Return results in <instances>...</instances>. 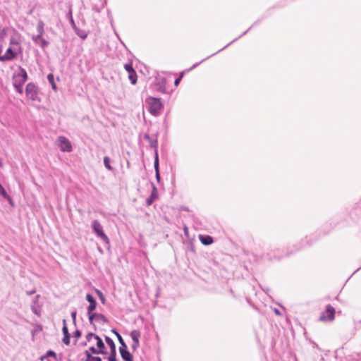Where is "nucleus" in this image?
<instances>
[{
  "label": "nucleus",
  "instance_id": "obj_52",
  "mask_svg": "<svg viewBox=\"0 0 361 361\" xmlns=\"http://www.w3.org/2000/svg\"><path fill=\"white\" fill-rule=\"evenodd\" d=\"M269 288H267V289H265V290H264L265 292H267V291H269Z\"/></svg>",
  "mask_w": 361,
  "mask_h": 361
},
{
  "label": "nucleus",
  "instance_id": "obj_16",
  "mask_svg": "<svg viewBox=\"0 0 361 361\" xmlns=\"http://www.w3.org/2000/svg\"><path fill=\"white\" fill-rule=\"evenodd\" d=\"M27 78L28 76L26 70L21 66H19V72L13 75V78H18L25 82L27 81Z\"/></svg>",
  "mask_w": 361,
  "mask_h": 361
},
{
  "label": "nucleus",
  "instance_id": "obj_42",
  "mask_svg": "<svg viewBox=\"0 0 361 361\" xmlns=\"http://www.w3.org/2000/svg\"><path fill=\"white\" fill-rule=\"evenodd\" d=\"M182 77H183V73L178 77L177 78L175 81H174V85L176 86H178L179 85V83L181 81V79H182Z\"/></svg>",
  "mask_w": 361,
  "mask_h": 361
},
{
  "label": "nucleus",
  "instance_id": "obj_34",
  "mask_svg": "<svg viewBox=\"0 0 361 361\" xmlns=\"http://www.w3.org/2000/svg\"><path fill=\"white\" fill-rule=\"evenodd\" d=\"M95 292H96L97 295H98L99 300H101L102 303L104 304L105 297H104V294L102 293V291L98 289H95Z\"/></svg>",
  "mask_w": 361,
  "mask_h": 361
},
{
  "label": "nucleus",
  "instance_id": "obj_31",
  "mask_svg": "<svg viewBox=\"0 0 361 361\" xmlns=\"http://www.w3.org/2000/svg\"><path fill=\"white\" fill-rule=\"evenodd\" d=\"M125 70L128 73H133V71H135L133 67V63L132 61H130L124 65Z\"/></svg>",
  "mask_w": 361,
  "mask_h": 361
},
{
  "label": "nucleus",
  "instance_id": "obj_53",
  "mask_svg": "<svg viewBox=\"0 0 361 361\" xmlns=\"http://www.w3.org/2000/svg\"><path fill=\"white\" fill-rule=\"evenodd\" d=\"M47 361H51V360L48 359Z\"/></svg>",
  "mask_w": 361,
  "mask_h": 361
},
{
  "label": "nucleus",
  "instance_id": "obj_33",
  "mask_svg": "<svg viewBox=\"0 0 361 361\" xmlns=\"http://www.w3.org/2000/svg\"><path fill=\"white\" fill-rule=\"evenodd\" d=\"M90 351L92 353H94V354H102V355H104V354H106L107 352L106 351H102V350H98L97 348H95L94 346H92L90 348Z\"/></svg>",
  "mask_w": 361,
  "mask_h": 361
},
{
  "label": "nucleus",
  "instance_id": "obj_37",
  "mask_svg": "<svg viewBox=\"0 0 361 361\" xmlns=\"http://www.w3.org/2000/svg\"><path fill=\"white\" fill-rule=\"evenodd\" d=\"M46 356L47 357H53L54 358L56 357V354L54 351L51 350H49L46 353Z\"/></svg>",
  "mask_w": 361,
  "mask_h": 361
},
{
  "label": "nucleus",
  "instance_id": "obj_3",
  "mask_svg": "<svg viewBox=\"0 0 361 361\" xmlns=\"http://www.w3.org/2000/svg\"><path fill=\"white\" fill-rule=\"evenodd\" d=\"M92 228L97 236L104 243L109 244V239L103 231V227L97 220L92 222Z\"/></svg>",
  "mask_w": 361,
  "mask_h": 361
},
{
  "label": "nucleus",
  "instance_id": "obj_8",
  "mask_svg": "<svg viewBox=\"0 0 361 361\" xmlns=\"http://www.w3.org/2000/svg\"><path fill=\"white\" fill-rule=\"evenodd\" d=\"M105 341L110 348V355L108 357V361H116V349L114 341L109 336H105Z\"/></svg>",
  "mask_w": 361,
  "mask_h": 361
},
{
  "label": "nucleus",
  "instance_id": "obj_20",
  "mask_svg": "<svg viewBox=\"0 0 361 361\" xmlns=\"http://www.w3.org/2000/svg\"><path fill=\"white\" fill-rule=\"evenodd\" d=\"M154 167L155 170V176L157 182L160 181V173H159V154H157L156 157H154Z\"/></svg>",
  "mask_w": 361,
  "mask_h": 361
},
{
  "label": "nucleus",
  "instance_id": "obj_22",
  "mask_svg": "<svg viewBox=\"0 0 361 361\" xmlns=\"http://www.w3.org/2000/svg\"><path fill=\"white\" fill-rule=\"evenodd\" d=\"M200 240L203 245H209L213 243V238L210 235H200Z\"/></svg>",
  "mask_w": 361,
  "mask_h": 361
},
{
  "label": "nucleus",
  "instance_id": "obj_9",
  "mask_svg": "<svg viewBox=\"0 0 361 361\" xmlns=\"http://www.w3.org/2000/svg\"><path fill=\"white\" fill-rule=\"evenodd\" d=\"M130 337L133 340L131 348L133 351H135L140 345L139 338L140 337V331L139 330L132 331L130 332Z\"/></svg>",
  "mask_w": 361,
  "mask_h": 361
},
{
  "label": "nucleus",
  "instance_id": "obj_45",
  "mask_svg": "<svg viewBox=\"0 0 361 361\" xmlns=\"http://www.w3.org/2000/svg\"><path fill=\"white\" fill-rule=\"evenodd\" d=\"M91 361H102V358L100 357H94L93 360H91Z\"/></svg>",
  "mask_w": 361,
  "mask_h": 361
},
{
  "label": "nucleus",
  "instance_id": "obj_5",
  "mask_svg": "<svg viewBox=\"0 0 361 361\" xmlns=\"http://www.w3.org/2000/svg\"><path fill=\"white\" fill-rule=\"evenodd\" d=\"M158 133L149 135L148 133H145L144 135V139L147 140L149 143V146L152 148L154 151V157H156L157 154H158Z\"/></svg>",
  "mask_w": 361,
  "mask_h": 361
},
{
  "label": "nucleus",
  "instance_id": "obj_7",
  "mask_svg": "<svg viewBox=\"0 0 361 361\" xmlns=\"http://www.w3.org/2000/svg\"><path fill=\"white\" fill-rule=\"evenodd\" d=\"M258 23V21H256L246 31H245L241 35H240L238 37L234 39L232 42H231L230 43H228L227 45H226L224 47H223L222 49H221L220 50H219L218 51H216V53L213 54L211 55L212 56H214L216 54L220 52L221 51L224 50V49H226V47H228V46H230L232 43H233L234 42L237 41L239 38H240L241 37H243V35H246L255 25H256ZM210 57L208 56L205 59H204L203 60H202V61L199 62V63H195L191 68H190V70L191 69H193L195 68H196L197 66H199L202 62L204 61L205 60H207V59H209Z\"/></svg>",
  "mask_w": 361,
  "mask_h": 361
},
{
  "label": "nucleus",
  "instance_id": "obj_49",
  "mask_svg": "<svg viewBox=\"0 0 361 361\" xmlns=\"http://www.w3.org/2000/svg\"><path fill=\"white\" fill-rule=\"evenodd\" d=\"M46 357H47L46 355H42V356H41L40 360L42 361H43Z\"/></svg>",
  "mask_w": 361,
  "mask_h": 361
},
{
  "label": "nucleus",
  "instance_id": "obj_40",
  "mask_svg": "<svg viewBox=\"0 0 361 361\" xmlns=\"http://www.w3.org/2000/svg\"><path fill=\"white\" fill-rule=\"evenodd\" d=\"M95 336H97L96 334H94V333H92V332H90L88 333L87 335H86V338L88 341H90L91 338H95Z\"/></svg>",
  "mask_w": 361,
  "mask_h": 361
},
{
  "label": "nucleus",
  "instance_id": "obj_25",
  "mask_svg": "<svg viewBox=\"0 0 361 361\" xmlns=\"http://www.w3.org/2000/svg\"><path fill=\"white\" fill-rule=\"evenodd\" d=\"M95 339L97 340V346L98 350L106 351L105 350V345L102 341V339L99 336H95Z\"/></svg>",
  "mask_w": 361,
  "mask_h": 361
},
{
  "label": "nucleus",
  "instance_id": "obj_28",
  "mask_svg": "<svg viewBox=\"0 0 361 361\" xmlns=\"http://www.w3.org/2000/svg\"><path fill=\"white\" fill-rule=\"evenodd\" d=\"M75 34L82 39H85L87 37V34L85 30L80 28H76L75 30Z\"/></svg>",
  "mask_w": 361,
  "mask_h": 361
},
{
  "label": "nucleus",
  "instance_id": "obj_26",
  "mask_svg": "<svg viewBox=\"0 0 361 361\" xmlns=\"http://www.w3.org/2000/svg\"><path fill=\"white\" fill-rule=\"evenodd\" d=\"M47 80H48L49 82L51 84L52 90H54L55 92H56L57 91V86H56V85L55 83V81H54V75L52 73L48 74Z\"/></svg>",
  "mask_w": 361,
  "mask_h": 361
},
{
  "label": "nucleus",
  "instance_id": "obj_32",
  "mask_svg": "<svg viewBox=\"0 0 361 361\" xmlns=\"http://www.w3.org/2000/svg\"><path fill=\"white\" fill-rule=\"evenodd\" d=\"M8 30L9 28L6 27L0 30V40H4L6 38Z\"/></svg>",
  "mask_w": 361,
  "mask_h": 361
},
{
  "label": "nucleus",
  "instance_id": "obj_44",
  "mask_svg": "<svg viewBox=\"0 0 361 361\" xmlns=\"http://www.w3.org/2000/svg\"><path fill=\"white\" fill-rule=\"evenodd\" d=\"M274 313L276 315H281V312L277 308H274Z\"/></svg>",
  "mask_w": 361,
  "mask_h": 361
},
{
  "label": "nucleus",
  "instance_id": "obj_50",
  "mask_svg": "<svg viewBox=\"0 0 361 361\" xmlns=\"http://www.w3.org/2000/svg\"><path fill=\"white\" fill-rule=\"evenodd\" d=\"M184 231H185V233H188V228H187V227H185V228H184Z\"/></svg>",
  "mask_w": 361,
  "mask_h": 361
},
{
  "label": "nucleus",
  "instance_id": "obj_1",
  "mask_svg": "<svg viewBox=\"0 0 361 361\" xmlns=\"http://www.w3.org/2000/svg\"><path fill=\"white\" fill-rule=\"evenodd\" d=\"M145 103L148 111L153 116H157L163 108L160 99L149 97L146 99Z\"/></svg>",
  "mask_w": 361,
  "mask_h": 361
},
{
  "label": "nucleus",
  "instance_id": "obj_4",
  "mask_svg": "<svg viewBox=\"0 0 361 361\" xmlns=\"http://www.w3.org/2000/svg\"><path fill=\"white\" fill-rule=\"evenodd\" d=\"M335 309L331 305L326 306L325 310L321 314L319 320L322 322H331L335 318Z\"/></svg>",
  "mask_w": 361,
  "mask_h": 361
},
{
  "label": "nucleus",
  "instance_id": "obj_10",
  "mask_svg": "<svg viewBox=\"0 0 361 361\" xmlns=\"http://www.w3.org/2000/svg\"><path fill=\"white\" fill-rule=\"evenodd\" d=\"M2 56L0 57V61L5 62L8 61H11L16 58L17 53L12 49L11 47H8L6 51V53Z\"/></svg>",
  "mask_w": 361,
  "mask_h": 361
},
{
  "label": "nucleus",
  "instance_id": "obj_51",
  "mask_svg": "<svg viewBox=\"0 0 361 361\" xmlns=\"http://www.w3.org/2000/svg\"><path fill=\"white\" fill-rule=\"evenodd\" d=\"M289 255H290V253H289V252H287V253H286V254L284 255V256H288Z\"/></svg>",
  "mask_w": 361,
  "mask_h": 361
},
{
  "label": "nucleus",
  "instance_id": "obj_30",
  "mask_svg": "<svg viewBox=\"0 0 361 361\" xmlns=\"http://www.w3.org/2000/svg\"><path fill=\"white\" fill-rule=\"evenodd\" d=\"M128 74H129L128 75V78H129L130 82L133 85L136 84L137 78L136 71H133V73H128Z\"/></svg>",
  "mask_w": 361,
  "mask_h": 361
},
{
  "label": "nucleus",
  "instance_id": "obj_21",
  "mask_svg": "<svg viewBox=\"0 0 361 361\" xmlns=\"http://www.w3.org/2000/svg\"><path fill=\"white\" fill-rule=\"evenodd\" d=\"M272 252L274 253H271V252L267 253V257L270 259H280L281 258H282L283 257V255H282L281 253H279L278 249H274V250H271V252Z\"/></svg>",
  "mask_w": 361,
  "mask_h": 361
},
{
  "label": "nucleus",
  "instance_id": "obj_17",
  "mask_svg": "<svg viewBox=\"0 0 361 361\" xmlns=\"http://www.w3.org/2000/svg\"><path fill=\"white\" fill-rule=\"evenodd\" d=\"M156 90L161 93L166 92V80L164 78L159 79L157 82L154 84Z\"/></svg>",
  "mask_w": 361,
  "mask_h": 361
},
{
  "label": "nucleus",
  "instance_id": "obj_35",
  "mask_svg": "<svg viewBox=\"0 0 361 361\" xmlns=\"http://www.w3.org/2000/svg\"><path fill=\"white\" fill-rule=\"evenodd\" d=\"M70 338H71V334H67L66 335H63V342L64 344L66 345H69L70 344Z\"/></svg>",
  "mask_w": 361,
  "mask_h": 361
},
{
  "label": "nucleus",
  "instance_id": "obj_43",
  "mask_svg": "<svg viewBox=\"0 0 361 361\" xmlns=\"http://www.w3.org/2000/svg\"><path fill=\"white\" fill-rule=\"evenodd\" d=\"M70 23L73 30L78 28L73 18L70 20Z\"/></svg>",
  "mask_w": 361,
  "mask_h": 361
},
{
  "label": "nucleus",
  "instance_id": "obj_19",
  "mask_svg": "<svg viewBox=\"0 0 361 361\" xmlns=\"http://www.w3.org/2000/svg\"><path fill=\"white\" fill-rule=\"evenodd\" d=\"M13 87L16 89V92L19 94H23V86L25 84V82H23V80H19L18 78H13Z\"/></svg>",
  "mask_w": 361,
  "mask_h": 361
},
{
  "label": "nucleus",
  "instance_id": "obj_24",
  "mask_svg": "<svg viewBox=\"0 0 361 361\" xmlns=\"http://www.w3.org/2000/svg\"><path fill=\"white\" fill-rule=\"evenodd\" d=\"M0 195L2 196L4 199L8 200L11 204H13V201L11 197L7 194L6 190L0 183Z\"/></svg>",
  "mask_w": 361,
  "mask_h": 361
},
{
  "label": "nucleus",
  "instance_id": "obj_2",
  "mask_svg": "<svg viewBox=\"0 0 361 361\" xmlns=\"http://www.w3.org/2000/svg\"><path fill=\"white\" fill-rule=\"evenodd\" d=\"M25 94L27 99L33 102H40L38 87L33 82H29L25 87Z\"/></svg>",
  "mask_w": 361,
  "mask_h": 361
},
{
  "label": "nucleus",
  "instance_id": "obj_11",
  "mask_svg": "<svg viewBox=\"0 0 361 361\" xmlns=\"http://www.w3.org/2000/svg\"><path fill=\"white\" fill-rule=\"evenodd\" d=\"M85 299L90 303L89 306L87 307V314L89 315L93 313V311L95 310L97 307V301L90 293H87L86 295Z\"/></svg>",
  "mask_w": 361,
  "mask_h": 361
},
{
  "label": "nucleus",
  "instance_id": "obj_46",
  "mask_svg": "<svg viewBox=\"0 0 361 361\" xmlns=\"http://www.w3.org/2000/svg\"><path fill=\"white\" fill-rule=\"evenodd\" d=\"M67 16H68V18H69V20H71V18H73V16H72V11H71V10H70V11H69V12H68V14H67Z\"/></svg>",
  "mask_w": 361,
  "mask_h": 361
},
{
  "label": "nucleus",
  "instance_id": "obj_18",
  "mask_svg": "<svg viewBox=\"0 0 361 361\" xmlns=\"http://www.w3.org/2000/svg\"><path fill=\"white\" fill-rule=\"evenodd\" d=\"M157 198V189L152 184V191L150 195L146 200L147 205V206L151 205Z\"/></svg>",
  "mask_w": 361,
  "mask_h": 361
},
{
  "label": "nucleus",
  "instance_id": "obj_13",
  "mask_svg": "<svg viewBox=\"0 0 361 361\" xmlns=\"http://www.w3.org/2000/svg\"><path fill=\"white\" fill-rule=\"evenodd\" d=\"M37 35L32 36V40L36 41V39H39L40 37H42L44 33V23L42 20H39L37 25Z\"/></svg>",
  "mask_w": 361,
  "mask_h": 361
},
{
  "label": "nucleus",
  "instance_id": "obj_6",
  "mask_svg": "<svg viewBox=\"0 0 361 361\" xmlns=\"http://www.w3.org/2000/svg\"><path fill=\"white\" fill-rule=\"evenodd\" d=\"M58 146L61 151L71 152L73 149L71 142L64 136H59L57 139Z\"/></svg>",
  "mask_w": 361,
  "mask_h": 361
},
{
  "label": "nucleus",
  "instance_id": "obj_29",
  "mask_svg": "<svg viewBox=\"0 0 361 361\" xmlns=\"http://www.w3.org/2000/svg\"><path fill=\"white\" fill-rule=\"evenodd\" d=\"M111 159L109 157H104V166L109 170V171H113L114 169L110 164Z\"/></svg>",
  "mask_w": 361,
  "mask_h": 361
},
{
  "label": "nucleus",
  "instance_id": "obj_23",
  "mask_svg": "<svg viewBox=\"0 0 361 361\" xmlns=\"http://www.w3.org/2000/svg\"><path fill=\"white\" fill-rule=\"evenodd\" d=\"M33 42L43 49L47 47L49 44V42L45 39L42 38V37H40L39 39H36V41Z\"/></svg>",
  "mask_w": 361,
  "mask_h": 361
},
{
  "label": "nucleus",
  "instance_id": "obj_39",
  "mask_svg": "<svg viewBox=\"0 0 361 361\" xmlns=\"http://www.w3.org/2000/svg\"><path fill=\"white\" fill-rule=\"evenodd\" d=\"M81 331L78 329H76L75 332L73 333V337L76 339H78L81 336Z\"/></svg>",
  "mask_w": 361,
  "mask_h": 361
},
{
  "label": "nucleus",
  "instance_id": "obj_54",
  "mask_svg": "<svg viewBox=\"0 0 361 361\" xmlns=\"http://www.w3.org/2000/svg\"><path fill=\"white\" fill-rule=\"evenodd\" d=\"M68 361H71V360H68Z\"/></svg>",
  "mask_w": 361,
  "mask_h": 361
},
{
  "label": "nucleus",
  "instance_id": "obj_47",
  "mask_svg": "<svg viewBox=\"0 0 361 361\" xmlns=\"http://www.w3.org/2000/svg\"><path fill=\"white\" fill-rule=\"evenodd\" d=\"M41 330H42L41 326H37V329H35V330H34V331H32V334H35L36 332H37V331H41Z\"/></svg>",
  "mask_w": 361,
  "mask_h": 361
},
{
  "label": "nucleus",
  "instance_id": "obj_12",
  "mask_svg": "<svg viewBox=\"0 0 361 361\" xmlns=\"http://www.w3.org/2000/svg\"><path fill=\"white\" fill-rule=\"evenodd\" d=\"M89 322L91 324H94V319H96L97 322H102L103 323H107L108 319L102 314L100 313H92L88 315Z\"/></svg>",
  "mask_w": 361,
  "mask_h": 361
},
{
  "label": "nucleus",
  "instance_id": "obj_38",
  "mask_svg": "<svg viewBox=\"0 0 361 361\" xmlns=\"http://www.w3.org/2000/svg\"><path fill=\"white\" fill-rule=\"evenodd\" d=\"M85 354L86 355V361H91V360H93L94 356H92L88 350H85Z\"/></svg>",
  "mask_w": 361,
  "mask_h": 361
},
{
  "label": "nucleus",
  "instance_id": "obj_27",
  "mask_svg": "<svg viewBox=\"0 0 361 361\" xmlns=\"http://www.w3.org/2000/svg\"><path fill=\"white\" fill-rule=\"evenodd\" d=\"M111 331L117 336V338H118V341H119L120 344H121V346L120 348H124V346H126L127 345L126 344L124 340L123 339L122 336H121V334L117 331L116 329H114L111 330Z\"/></svg>",
  "mask_w": 361,
  "mask_h": 361
},
{
  "label": "nucleus",
  "instance_id": "obj_41",
  "mask_svg": "<svg viewBox=\"0 0 361 361\" xmlns=\"http://www.w3.org/2000/svg\"><path fill=\"white\" fill-rule=\"evenodd\" d=\"M76 314H77L76 310H74L71 312V317L73 319V322L75 325V320H76Z\"/></svg>",
  "mask_w": 361,
  "mask_h": 361
},
{
  "label": "nucleus",
  "instance_id": "obj_36",
  "mask_svg": "<svg viewBox=\"0 0 361 361\" xmlns=\"http://www.w3.org/2000/svg\"><path fill=\"white\" fill-rule=\"evenodd\" d=\"M63 328H62V331H63V335L69 334L68 329V327L66 326V320L65 319H63Z\"/></svg>",
  "mask_w": 361,
  "mask_h": 361
},
{
  "label": "nucleus",
  "instance_id": "obj_14",
  "mask_svg": "<svg viewBox=\"0 0 361 361\" xmlns=\"http://www.w3.org/2000/svg\"><path fill=\"white\" fill-rule=\"evenodd\" d=\"M119 351L122 359L125 361H133L132 354L128 350V346L124 348H119Z\"/></svg>",
  "mask_w": 361,
  "mask_h": 361
},
{
  "label": "nucleus",
  "instance_id": "obj_15",
  "mask_svg": "<svg viewBox=\"0 0 361 361\" xmlns=\"http://www.w3.org/2000/svg\"><path fill=\"white\" fill-rule=\"evenodd\" d=\"M13 35L10 39V45H19L20 42V34L14 28H12Z\"/></svg>",
  "mask_w": 361,
  "mask_h": 361
},
{
  "label": "nucleus",
  "instance_id": "obj_48",
  "mask_svg": "<svg viewBox=\"0 0 361 361\" xmlns=\"http://www.w3.org/2000/svg\"><path fill=\"white\" fill-rule=\"evenodd\" d=\"M35 293V290H30V291H27V294L29 295H32Z\"/></svg>",
  "mask_w": 361,
  "mask_h": 361
}]
</instances>
